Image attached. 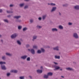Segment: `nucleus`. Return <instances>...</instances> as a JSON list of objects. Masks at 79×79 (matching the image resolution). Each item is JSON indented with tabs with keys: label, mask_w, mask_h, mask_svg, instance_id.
I'll use <instances>...</instances> for the list:
<instances>
[{
	"label": "nucleus",
	"mask_w": 79,
	"mask_h": 79,
	"mask_svg": "<svg viewBox=\"0 0 79 79\" xmlns=\"http://www.w3.org/2000/svg\"><path fill=\"white\" fill-rule=\"evenodd\" d=\"M4 64H6V62H5L2 61H0V64L1 65V68L2 69H3V70H6V68L5 65H2Z\"/></svg>",
	"instance_id": "1"
},
{
	"label": "nucleus",
	"mask_w": 79,
	"mask_h": 79,
	"mask_svg": "<svg viewBox=\"0 0 79 79\" xmlns=\"http://www.w3.org/2000/svg\"><path fill=\"white\" fill-rule=\"evenodd\" d=\"M28 50L29 52H31V53L32 54H33V55L35 54V50L33 49H28Z\"/></svg>",
	"instance_id": "2"
},
{
	"label": "nucleus",
	"mask_w": 79,
	"mask_h": 79,
	"mask_svg": "<svg viewBox=\"0 0 79 79\" xmlns=\"http://www.w3.org/2000/svg\"><path fill=\"white\" fill-rule=\"evenodd\" d=\"M18 34L17 33H15L12 35L11 37L12 39H15V38H16L18 36Z\"/></svg>",
	"instance_id": "3"
},
{
	"label": "nucleus",
	"mask_w": 79,
	"mask_h": 79,
	"mask_svg": "<svg viewBox=\"0 0 79 79\" xmlns=\"http://www.w3.org/2000/svg\"><path fill=\"white\" fill-rule=\"evenodd\" d=\"M54 67L55 68V69H54V71H56V70H58L59 69H60V67L58 66L55 65Z\"/></svg>",
	"instance_id": "4"
},
{
	"label": "nucleus",
	"mask_w": 79,
	"mask_h": 79,
	"mask_svg": "<svg viewBox=\"0 0 79 79\" xmlns=\"http://www.w3.org/2000/svg\"><path fill=\"white\" fill-rule=\"evenodd\" d=\"M56 7H53L51 10V12L52 13L53 12V11H56Z\"/></svg>",
	"instance_id": "5"
},
{
	"label": "nucleus",
	"mask_w": 79,
	"mask_h": 79,
	"mask_svg": "<svg viewBox=\"0 0 79 79\" xmlns=\"http://www.w3.org/2000/svg\"><path fill=\"white\" fill-rule=\"evenodd\" d=\"M21 18V16H15L13 17V18L15 19H20V18Z\"/></svg>",
	"instance_id": "6"
},
{
	"label": "nucleus",
	"mask_w": 79,
	"mask_h": 79,
	"mask_svg": "<svg viewBox=\"0 0 79 79\" xmlns=\"http://www.w3.org/2000/svg\"><path fill=\"white\" fill-rule=\"evenodd\" d=\"M74 9L76 10H79V5H77L74 6Z\"/></svg>",
	"instance_id": "7"
},
{
	"label": "nucleus",
	"mask_w": 79,
	"mask_h": 79,
	"mask_svg": "<svg viewBox=\"0 0 79 79\" xmlns=\"http://www.w3.org/2000/svg\"><path fill=\"white\" fill-rule=\"evenodd\" d=\"M73 37H75V38H76V39L79 38V36H78V35L77 33H74L73 34Z\"/></svg>",
	"instance_id": "8"
},
{
	"label": "nucleus",
	"mask_w": 79,
	"mask_h": 79,
	"mask_svg": "<svg viewBox=\"0 0 79 79\" xmlns=\"http://www.w3.org/2000/svg\"><path fill=\"white\" fill-rule=\"evenodd\" d=\"M33 39L32 40V41H34L35 40L37 39V36L36 35H34L33 36Z\"/></svg>",
	"instance_id": "9"
},
{
	"label": "nucleus",
	"mask_w": 79,
	"mask_h": 79,
	"mask_svg": "<svg viewBox=\"0 0 79 79\" xmlns=\"http://www.w3.org/2000/svg\"><path fill=\"white\" fill-rule=\"evenodd\" d=\"M27 57V55H24L21 57V58L23 60H26V58Z\"/></svg>",
	"instance_id": "10"
},
{
	"label": "nucleus",
	"mask_w": 79,
	"mask_h": 79,
	"mask_svg": "<svg viewBox=\"0 0 79 79\" xmlns=\"http://www.w3.org/2000/svg\"><path fill=\"white\" fill-rule=\"evenodd\" d=\"M10 73H17L18 70H12L10 71Z\"/></svg>",
	"instance_id": "11"
},
{
	"label": "nucleus",
	"mask_w": 79,
	"mask_h": 79,
	"mask_svg": "<svg viewBox=\"0 0 79 79\" xmlns=\"http://www.w3.org/2000/svg\"><path fill=\"white\" fill-rule=\"evenodd\" d=\"M59 46H57L54 48L53 49L55 50H57V51H58V50H59Z\"/></svg>",
	"instance_id": "12"
},
{
	"label": "nucleus",
	"mask_w": 79,
	"mask_h": 79,
	"mask_svg": "<svg viewBox=\"0 0 79 79\" xmlns=\"http://www.w3.org/2000/svg\"><path fill=\"white\" fill-rule=\"evenodd\" d=\"M66 69H67V70H69V71H74V69L70 67H68L66 68Z\"/></svg>",
	"instance_id": "13"
},
{
	"label": "nucleus",
	"mask_w": 79,
	"mask_h": 79,
	"mask_svg": "<svg viewBox=\"0 0 79 79\" xmlns=\"http://www.w3.org/2000/svg\"><path fill=\"white\" fill-rule=\"evenodd\" d=\"M24 5H25V3H24L19 4V6L21 7H23Z\"/></svg>",
	"instance_id": "14"
},
{
	"label": "nucleus",
	"mask_w": 79,
	"mask_h": 79,
	"mask_svg": "<svg viewBox=\"0 0 79 79\" xmlns=\"http://www.w3.org/2000/svg\"><path fill=\"white\" fill-rule=\"evenodd\" d=\"M52 31L53 32H54V31L57 32V31H58V29L56 28H54L52 29Z\"/></svg>",
	"instance_id": "15"
},
{
	"label": "nucleus",
	"mask_w": 79,
	"mask_h": 79,
	"mask_svg": "<svg viewBox=\"0 0 79 79\" xmlns=\"http://www.w3.org/2000/svg\"><path fill=\"white\" fill-rule=\"evenodd\" d=\"M6 54L7 56H12V54L8 52H6Z\"/></svg>",
	"instance_id": "16"
},
{
	"label": "nucleus",
	"mask_w": 79,
	"mask_h": 79,
	"mask_svg": "<svg viewBox=\"0 0 79 79\" xmlns=\"http://www.w3.org/2000/svg\"><path fill=\"white\" fill-rule=\"evenodd\" d=\"M17 44L19 45H21V41H20L19 40H18L17 41Z\"/></svg>",
	"instance_id": "17"
},
{
	"label": "nucleus",
	"mask_w": 79,
	"mask_h": 79,
	"mask_svg": "<svg viewBox=\"0 0 79 79\" xmlns=\"http://www.w3.org/2000/svg\"><path fill=\"white\" fill-rule=\"evenodd\" d=\"M37 72L38 73H42V70H37Z\"/></svg>",
	"instance_id": "18"
},
{
	"label": "nucleus",
	"mask_w": 79,
	"mask_h": 79,
	"mask_svg": "<svg viewBox=\"0 0 79 79\" xmlns=\"http://www.w3.org/2000/svg\"><path fill=\"white\" fill-rule=\"evenodd\" d=\"M53 75V73L52 72H49L48 73V75L50 76H52Z\"/></svg>",
	"instance_id": "19"
},
{
	"label": "nucleus",
	"mask_w": 79,
	"mask_h": 79,
	"mask_svg": "<svg viewBox=\"0 0 79 79\" xmlns=\"http://www.w3.org/2000/svg\"><path fill=\"white\" fill-rule=\"evenodd\" d=\"M47 18V15H46L43 16L42 19L43 20L45 19V18Z\"/></svg>",
	"instance_id": "20"
},
{
	"label": "nucleus",
	"mask_w": 79,
	"mask_h": 79,
	"mask_svg": "<svg viewBox=\"0 0 79 79\" xmlns=\"http://www.w3.org/2000/svg\"><path fill=\"white\" fill-rule=\"evenodd\" d=\"M55 59H60V56H55Z\"/></svg>",
	"instance_id": "21"
},
{
	"label": "nucleus",
	"mask_w": 79,
	"mask_h": 79,
	"mask_svg": "<svg viewBox=\"0 0 79 79\" xmlns=\"http://www.w3.org/2000/svg\"><path fill=\"white\" fill-rule=\"evenodd\" d=\"M59 28L60 29H61V30L63 29V26L61 25H59Z\"/></svg>",
	"instance_id": "22"
},
{
	"label": "nucleus",
	"mask_w": 79,
	"mask_h": 79,
	"mask_svg": "<svg viewBox=\"0 0 79 79\" xmlns=\"http://www.w3.org/2000/svg\"><path fill=\"white\" fill-rule=\"evenodd\" d=\"M28 5H26L24 7V10H26V9H27V8H28Z\"/></svg>",
	"instance_id": "23"
},
{
	"label": "nucleus",
	"mask_w": 79,
	"mask_h": 79,
	"mask_svg": "<svg viewBox=\"0 0 79 79\" xmlns=\"http://www.w3.org/2000/svg\"><path fill=\"white\" fill-rule=\"evenodd\" d=\"M18 29H19V30H21V29H22V26H18Z\"/></svg>",
	"instance_id": "24"
},
{
	"label": "nucleus",
	"mask_w": 79,
	"mask_h": 79,
	"mask_svg": "<svg viewBox=\"0 0 79 79\" xmlns=\"http://www.w3.org/2000/svg\"><path fill=\"white\" fill-rule=\"evenodd\" d=\"M50 5L51 6H55L56 5V4L53 3H50Z\"/></svg>",
	"instance_id": "25"
},
{
	"label": "nucleus",
	"mask_w": 79,
	"mask_h": 79,
	"mask_svg": "<svg viewBox=\"0 0 79 79\" xmlns=\"http://www.w3.org/2000/svg\"><path fill=\"white\" fill-rule=\"evenodd\" d=\"M13 6H14V5H13V4H10L9 5V7L10 8H13Z\"/></svg>",
	"instance_id": "26"
},
{
	"label": "nucleus",
	"mask_w": 79,
	"mask_h": 79,
	"mask_svg": "<svg viewBox=\"0 0 79 79\" xmlns=\"http://www.w3.org/2000/svg\"><path fill=\"white\" fill-rule=\"evenodd\" d=\"M27 28L26 27H25L23 28V31H26V30H27Z\"/></svg>",
	"instance_id": "27"
},
{
	"label": "nucleus",
	"mask_w": 79,
	"mask_h": 79,
	"mask_svg": "<svg viewBox=\"0 0 79 79\" xmlns=\"http://www.w3.org/2000/svg\"><path fill=\"white\" fill-rule=\"evenodd\" d=\"M48 74H47V75H45L44 76V78H48Z\"/></svg>",
	"instance_id": "28"
},
{
	"label": "nucleus",
	"mask_w": 79,
	"mask_h": 79,
	"mask_svg": "<svg viewBox=\"0 0 79 79\" xmlns=\"http://www.w3.org/2000/svg\"><path fill=\"white\" fill-rule=\"evenodd\" d=\"M27 60L28 61H30L31 60V58L30 57H28L27 59Z\"/></svg>",
	"instance_id": "29"
},
{
	"label": "nucleus",
	"mask_w": 79,
	"mask_h": 79,
	"mask_svg": "<svg viewBox=\"0 0 79 79\" xmlns=\"http://www.w3.org/2000/svg\"><path fill=\"white\" fill-rule=\"evenodd\" d=\"M37 27L38 29H40V28H42V26L39 25H37Z\"/></svg>",
	"instance_id": "30"
},
{
	"label": "nucleus",
	"mask_w": 79,
	"mask_h": 79,
	"mask_svg": "<svg viewBox=\"0 0 79 79\" xmlns=\"http://www.w3.org/2000/svg\"><path fill=\"white\" fill-rule=\"evenodd\" d=\"M33 48L35 49L37 48V46L36 45H34L33 46Z\"/></svg>",
	"instance_id": "31"
},
{
	"label": "nucleus",
	"mask_w": 79,
	"mask_h": 79,
	"mask_svg": "<svg viewBox=\"0 0 79 79\" xmlns=\"http://www.w3.org/2000/svg\"><path fill=\"white\" fill-rule=\"evenodd\" d=\"M2 59L4 60H6V57L5 56H3L2 57Z\"/></svg>",
	"instance_id": "32"
},
{
	"label": "nucleus",
	"mask_w": 79,
	"mask_h": 79,
	"mask_svg": "<svg viewBox=\"0 0 79 79\" xmlns=\"http://www.w3.org/2000/svg\"><path fill=\"white\" fill-rule=\"evenodd\" d=\"M20 79H24V76H21L19 77Z\"/></svg>",
	"instance_id": "33"
},
{
	"label": "nucleus",
	"mask_w": 79,
	"mask_h": 79,
	"mask_svg": "<svg viewBox=\"0 0 79 79\" xmlns=\"http://www.w3.org/2000/svg\"><path fill=\"white\" fill-rule=\"evenodd\" d=\"M11 74V73H7L6 75L8 77H9V76H10V75Z\"/></svg>",
	"instance_id": "34"
},
{
	"label": "nucleus",
	"mask_w": 79,
	"mask_h": 79,
	"mask_svg": "<svg viewBox=\"0 0 79 79\" xmlns=\"http://www.w3.org/2000/svg\"><path fill=\"white\" fill-rule=\"evenodd\" d=\"M41 50H38L37 51V53H41Z\"/></svg>",
	"instance_id": "35"
},
{
	"label": "nucleus",
	"mask_w": 79,
	"mask_h": 79,
	"mask_svg": "<svg viewBox=\"0 0 79 79\" xmlns=\"http://www.w3.org/2000/svg\"><path fill=\"white\" fill-rule=\"evenodd\" d=\"M26 47L28 48V47H30V45L29 44H27L26 45Z\"/></svg>",
	"instance_id": "36"
},
{
	"label": "nucleus",
	"mask_w": 79,
	"mask_h": 79,
	"mask_svg": "<svg viewBox=\"0 0 79 79\" xmlns=\"http://www.w3.org/2000/svg\"><path fill=\"white\" fill-rule=\"evenodd\" d=\"M41 50L42 52H45V50H44V49L43 48H41Z\"/></svg>",
	"instance_id": "37"
},
{
	"label": "nucleus",
	"mask_w": 79,
	"mask_h": 79,
	"mask_svg": "<svg viewBox=\"0 0 79 79\" xmlns=\"http://www.w3.org/2000/svg\"><path fill=\"white\" fill-rule=\"evenodd\" d=\"M63 6H67V4H64L62 5Z\"/></svg>",
	"instance_id": "38"
},
{
	"label": "nucleus",
	"mask_w": 79,
	"mask_h": 79,
	"mask_svg": "<svg viewBox=\"0 0 79 79\" xmlns=\"http://www.w3.org/2000/svg\"><path fill=\"white\" fill-rule=\"evenodd\" d=\"M4 21L5 22V23H8V20H4Z\"/></svg>",
	"instance_id": "39"
},
{
	"label": "nucleus",
	"mask_w": 79,
	"mask_h": 79,
	"mask_svg": "<svg viewBox=\"0 0 79 79\" xmlns=\"http://www.w3.org/2000/svg\"><path fill=\"white\" fill-rule=\"evenodd\" d=\"M11 15H9L7 16L8 18H11Z\"/></svg>",
	"instance_id": "40"
},
{
	"label": "nucleus",
	"mask_w": 79,
	"mask_h": 79,
	"mask_svg": "<svg viewBox=\"0 0 79 79\" xmlns=\"http://www.w3.org/2000/svg\"><path fill=\"white\" fill-rule=\"evenodd\" d=\"M39 20H41L42 19V17H40L38 18Z\"/></svg>",
	"instance_id": "41"
},
{
	"label": "nucleus",
	"mask_w": 79,
	"mask_h": 79,
	"mask_svg": "<svg viewBox=\"0 0 79 79\" xmlns=\"http://www.w3.org/2000/svg\"><path fill=\"white\" fill-rule=\"evenodd\" d=\"M53 63H54V64H58V63L55 62H53Z\"/></svg>",
	"instance_id": "42"
},
{
	"label": "nucleus",
	"mask_w": 79,
	"mask_h": 79,
	"mask_svg": "<svg viewBox=\"0 0 79 79\" xmlns=\"http://www.w3.org/2000/svg\"><path fill=\"white\" fill-rule=\"evenodd\" d=\"M10 11L7 10V13H10Z\"/></svg>",
	"instance_id": "43"
},
{
	"label": "nucleus",
	"mask_w": 79,
	"mask_h": 79,
	"mask_svg": "<svg viewBox=\"0 0 79 79\" xmlns=\"http://www.w3.org/2000/svg\"><path fill=\"white\" fill-rule=\"evenodd\" d=\"M72 24H73V23H71L70 22L69 23V25H72Z\"/></svg>",
	"instance_id": "44"
},
{
	"label": "nucleus",
	"mask_w": 79,
	"mask_h": 79,
	"mask_svg": "<svg viewBox=\"0 0 79 79\" xmlns=\"http://www.w3.org/2000/svg\"><path fill=\"white\" fill-rule=\"evenodd\" d=\"M33 21H33V20H30V22L31 23H33Z\"/></svg>",
	"instance_id": "45"
},
{
	"label": "nucleus",
	"mask_w": 79,
	"mask_h": 79,
	"mask_svg": "<svg viewBox=\"0 0 79 79\" xmlns=\"http://www.w3.org/2000/svg\"><path fill=\"white\" fill-rule=\"evenodd\" d=\"M59 15H60V16H61V13H60V12H59Z\"/></svg>",
	"instance_id": "46"
},
{
	"label": "nucleus",
	"mask_w": 79,
	"mask_h": 79,
	"mask_svg": "<svg viewBox=\"0 0 79 79\" xmlns=\"http://www.w3.org/2000/svg\"><path fill=\"white\" fill-rule=\"evenodd\" d=\"M3 11L2 9H0V13H2Z\"/></svg>",
	"instance_id": "47"
},
{
	"label": "nucleus",
	"mask_w": 79,
	"mask_h": 79,
	"mask_svg": "<svg viewBox=\"0 0 79 79\" xmlns=\"http://www.w3.org/2000/svg\"><path fill=\"white\" fill-rule=\"evenodd\" d=\"M21 20H17V22H19V23H20V22H21Z\"/></svg>",
	"instance_id": "48"
},
{
	"label": "nucleus",
	"mask_w": 79,
	"mask_h": 79,
	"mask_svg": "<svg viewBox=\"0 0 79 79\" xmlns=\"http://www.w3.org/2000/svg\"><path fill=\"white\" fill-rule=\"evenodd\" d=\"M24 1H25L26 2H29V0H24Z\"/></svg>",
	"instance_id": "49"
},
{
	"label": "nucleus",
	"mask_w": 79,
	"mask_h": 79,
	"mask_svg": "<svg viewBox=\"0 0 79 79\" xmlns=\"http://www.w3.org/2000/svg\"><path fill=\"white\" fill-rule=\"evenodd\" d=\"M1 42H3V40H1Z\"/></svg>",
	"instance_id": "50"
},
{
	"label": "nucleus",
	"mask_w": 79,
	"mask_h": 79,
	"mask_svg": "<svg viewBox=\"0 0 79 79\" xmlns=\"http://www.w3.org/2000/svg\"><path fill=\"white\" fill-rule=\"evenodd\" d=\"M47 48H50V46H47Z\"/></svg>",
	"instance_id": "51"
},
{
	"label": "nucleus",
	"mask_w": 79,
	"mask_h": 79,
	"mask_svg": "<svg viewBox=\"0 0 79 79\" xmlns=\"http://www.w3.org/2000/svg\"><path fill=\"white\" fill-rule=\"evenodd\" d=\"M13 13V11H10V13Z\"/></svg>",
	"instance_id": "52"
},
{
	"label": "nucleus",
	"mask_w": 79,
	"mask_h": 79,
	"mask_svg": "<svg viewBox=\"0 0 79 79\" xmlns=\"http://www.w3.org/2000/svg\"><path fill=\"white\" fill-rule=\"evenodd\" d=\"M61 77H62V78H64V76H61Z\"/></svg>",
	"instance_id": "53"
},
{
	"label": "nucleus",
	"mask_w": 79,
	"mask_h": 79,
	"mask_svg": "<svg viewBox=\"0 0 79 79\" xmlns=\"http://www.w3.org/2000/svg\"><path fill=\"white\" fill-rule=\"evenodd\" d=\"M40 68L41 69H42V68H43V67H42V66H41V67Z\"/></svg>",
	"instance_id": "54"
},
{
	"label": "nucleus",
	"mask_w": 79,
	"mask_h": 79,
	"mask_svg": "<svg viewBox=\"0 0 79 79\" xmlns=\"http://www.w3.org/2000/svg\"><path fill=\"white\" fill-rule=\"evenodd\" d=\"M2 36V35H0V37H1Z\"/></svg>",
	"instance_id": "55"
},
{
	"label": "nucleus",
	"mask_w": 79,
	"mask_h": 79,
	"mask_svg": "<svg viewBox=\"0 0 79 79\" xmlns=\"http://www.w3.org/2000/svg\"><path fill=\"white\" fill-rule=\"evenodd\" d=\"M50 4H49V3H48V5H50Z\"/></svg>",
	"instance_id": "56"
},
{
	"label": "nucleus",
	"mask_w": 79,
	"mask_h": 79,
	"mask_svg": "<svg viewBox=\"0 0 79 79\" xmlns=\"http://www.w3.org/2000/svg\"><path fill=\"white\" fill-rule=\"evenodd\" d=\"M10 9H11V10H13V9L12 8H11Z\"/></svg>",
	"instance_id": "57"
},
{
	"label": "nucleus",
	"mask_w": 79,
	"mask_h": 79,
	"mask_svg": "<svg viewBox=\"0 0 79 79\" xmlns=\"http://www.w3.org/2000/svg\"><path fill=\"white\" fill-rule=\"evenodd\" d=\"M60 70L61 71H62V69H60Z\"/></svg>",
	"instance_id": "58"
},
{
	"label": "nucleus",
	"mask_w": 79,
	"mask_h": 79,
	"mask_svg": "<svg viewBox=\"0 0 79 79\" xmlns=\"http://www.w3.org/2000/svg\"><path fill=\"white\" fill-rule=\"evenodd\" d=\"M30 77H31V76H30Z\"/></svg>",
	"instance_id": "59"
},
{
	"label": "nucleus",
	"mask_w": 79,
	"mask_h": 79,
	"mask_svg": "<svg viewBox=\"0 0 79 79\" xmlns=\"http://www.w3.org/2000/svg\"><path fill=\"white\" fill-rule=\"evenodd\" d=\"M4 20H6V19H4Z\"/></svg>",
	"instance_id": "60"
},
{
	"label": "nucleus",
	"mask_w": 79,
	"mask_h": 79,
	"mask_svg": "<svg viewBox=\"0 0 79 79\" xmlns=\"http://www.w3.org/2000/svg\"><path fill=\"white\" fill-rule=\"evenodd\" d=\"M1 24L0 23V25H1Z\"/></svg>",
	"instance_id": "61"
},
{
	"label": "nucleus",
	"mask_w": 79,
	"mask_h": 79,
	"mask_svg": "<svg viewBox=\"0 0 79 79\" xmlns=\"http://www.w3.org/2000/svg\"><path fill=\"white\" fill-rule=\"evenodd\" d=\"M0 79H1V78H0Z\"/></svg>",
	"instance_id": "62"
}]
</instances>
